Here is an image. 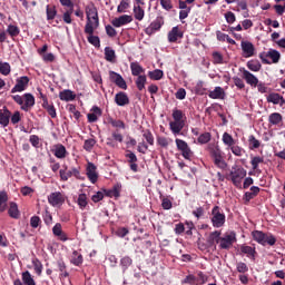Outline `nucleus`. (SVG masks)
<instances>
[{"label": "nucleus", "mask_w": 285, "mask_h": 285, "mask_svg": "<svg viewBox=\"0 0 285 285\" xmlns=\"http://www.w3.org/2000/svg\"><path fill=\"white\" fill-rule=\"evenodd\" d=\"M171 117L174 121L169 122V130L175 136L180 135L186 126V114L183 110L175 108L173 109Z\"/></svg>", "instance_id": "f257e3e1"}, {"label": "nucleus", "mask_w": 285, "mask_h": 285, "mask_svg": "<svg viewBox=\"0 0 285 285\" xmlns=\"http://www.w3.org/2000/svg\"><path fill=\"white\" fill-rule=\"evenodd\" d=\"M11 99L20 106V109L23 110V112H30V110L35 108L36 100L32 94H24L23 96L13 95L11 96Z\"/></svg>", "instance_id": "f03ea898"}, {"label": "nucleus", "mask_w": 285, "mask_h": 285, "mask_svg": "<svg viewBox=\"0 0 285 285\" xmlns=\"http://www.w3.org/2000/svg\"><path fill=\"white\" fill-rule=\"evenodd\" d=\"M254 242L261 244V246H275L277 244V237L272 233H264L262 230H254L252 233Z\"/></svg>", "instance_id": "7ed1b4c3"}, {"label": "nucleus", "mask_w": 285, "mask_h": 285, "mask_svg": "<svg viewBox=\"0 0 285 285\" xmlns=\"http://www.w3.org/2000/svg\"><path fill=\"white\" fill-rule=\"evenodd\" d=\"M207 150L210 157L214 159V164L215 166H217V168L224 170V168L228 166V164H226V160H224V153L222 151L218 145L209 144Z\"/></svg>", "instance_id": "20e7f679"}, {"label": "nucleus", "mask_w": 285, "mask_h": 285, "mask_svg": "<svg viewBox=\"0 0 285 285\" xmlns=\"http://www.w3.org/2000/svg\"><path fill=\"white\" fill-rule=\"evenodd\" d=\"M247 173L244 167H233L227 179L234 184L236 188H242V181L246 177Z\"/></svg>", "instance_id": "39448f33"}, {"label": "nucleus", "mask_w": 285, "mask_h": 285, "mask_svg": "<svg viewBox=\"0 0 285 285\" xmlns=\"http://www.w3.org/2000/svg\"><path fill=\"white\" fill-rule=\"evenodd\" d=\"M210 222L214 228H222L226 224V214L222 207L217 205L213 207Z\"/></svg>", "instance_id": "423d86ee"}, {"label": "nucleus", "mask_w": 285, "mask_h": 285, "mask_svg": "<svg viewBox=\"0 0 285 285\" xmlns=\"http://www.w3.org/2000/svg\"><path fill=\"white\" fill-rule=\"evenodd\" d=\"M237 242V234L235 232H227L220 237L219 248L222 250H230L233 248V244Z\"/></svg>", "instance_id": "0eeeda50"}, {"label": "nucleus", "mask_w": 285, "mask_h": 285, "mask_svg": "<svg viewBox=\"0 0 285 285\" xmlns=\"http://www.w3.org/2000/svg\"><path fill=\"white\" fill-rule=\"evenodd\" d=\"M61 181H68L70 177H75L76 179H83L81 177V168L72 167L68 170V166H65V169L59 170Z\"/></svg>", "instance_id": "6e6552de"}, {"label": "nucleus", "mask_w": 285, "mask_h": 285, "mask_svg": "<svg viewBox=\"0 0 285 285\" xmlns=\"http://www.w3.org/2000/svg\"><path fill=\"white\" fill-rule=\"evenodd\" d=\"M176 148L181 153L184 159L190 160L193 159V149H190V146H188V142H186L183 139L176 138Z\"/></svg>", "instance_id": "1a4fd4ad"}, {"label": "nucleus", "mask_w": 285, "mask_h": 285, "mask_svg": "<svg viewBox=\"0 0 285 285\" xmlns=\"http://www.w3.org/2000/svg\"><path fill=\"white\" fill-rule=\"evenodd\" d=\"M30 83V78L28 76H21L16 79V85L11 89V95L16 92H23L28 90V85Z\"/></svg>", "instance_id": "9d476101"}, {"label": "nucleus", "mask_w": 285, "mask_h": 285, "mask_svg": "<svg viewBox=\"0 0 285 285\" xmlns=\"http://www.w3.org/2000/svg\"><path fill=\"white\" fill-rule=\"evenodd\" d=\"M164 26V16H158L146 29L145 33L149 37L155 35V32H159L161 27Z\"/></svg>", "instance_id": "9b49d317"}, {"label": "nucleus", "mask_w": 285, "mask_h": 285, "mask_svg": "<svg viewBox=\"0 0 285 285\" xmlns=\"http://www.w3.org/2000/svg\"><path fill=\"white\" fill-rule=\"evenodd\" d=\"M109 79L111 83H115L118 88H121V90H128V85L121 75L115 71H109Z\"/></svg>", "instance_id": "f8f14e48"}, {"label": "nucleus", "mask_w": 285, "mask_h": 285, "mask_svg": "<svg viewBox=\"0 0 285 285\" xmlns=\"http://www.w3.org/2000/svg\"><path fill=\"white\" fill-rule=\"evenodd\" d=\"M240 48L243 50V57L249 59V57H255V45L247 40H242Z\"/></svg>", "instance_id": "ddd939ff"}, {"label": "nucleus", "mask_w": 285, "mask_h": 285, "mask_svg": "<svg viewBox=\"0 0 285 285\" xmlns=\"http://www.w3.org/2000/svg\"><path fill=\"white\" fill-rule=\"evenodd\" d=\"M86 175L91 184H97L99 180V174L97 173V166L92 163L87 164Z\"/></svg>", "instance_id": "4468645a"}, {"label": "nucleus", "mask_w": 285, "mask_h": 285, "mask_svg": "<svg viewBox=\"0 0 285 285\" xmlns=\"http://www.w3.org/2000/svg\"><path fill=\"white\" fill-rule=\"evenodd\" d=\"M66 202V198H63V195L59 191L51 193L48 196V203L50 206H62V204Z\"/></svg>", "instance_id": "2eb2a0df"}, {"label": "nucleus", "mask_w": 285, "mask_h": 285, "mask_svg": "<svg viewBox=\"0 0 285 285\" xmlns=\"http://www.w3.org/2000/svg\"><path fill=\"white\" fill-rule=\"evenodd\" d=\"M128 23H132V16L122 14L111 21L114 28H121V26H128Z\"/></svg>", "instance_id": "dca6fc26"}, {"label": "nucleus", "mask_w": 285, "mask_h": 285, "mask_svg": "<svg viewBox=\"0 0 285 285\" xmlns=\"http://www.w3.org/2000/svg\"><path fill=\"white\" fill-rule=\"evenodd\" d=\"M240 72H243V79H245L248 86L257 88V83H259V79H257L255 75H253L250 71L246 70L245 68L240 69Z\"/></svg>", "instance_id": "f3484780"}, {"label": "nucleus", "mask_w": 285, "mask_h": 285, "mask_svg": "<svg viewBox=\"0 0 285 285\" xmlns=\"http://www.w3.org/2000/svg\"><path fill=\"white\" fill-rule=\"evenodd\" d=\"M11 115L12 112H10L8 107L4 106L0 109V126H2V128H8Z\"/></svg>", "instance_id": "a211bd4d"}, {"label": "nucleus", "mask_w": 285, "mask_h": 285, "mask_svg": "<svg viewBox=\"0 0 285 285\" xmlns=\"http://www.w3.org/2000/svg\"><path fill=\"white\" fill-rule=\"evenodd\" d=\"M97 28H99V19L87 18L85 35H95Z\"/></svg>", "instance_id": "6ab92c4d"}, {"label": "nucleus", "mask_w": 285, "mask_h": 285, "mask_svg": "<svg viewBox=\"0 0 285 285\" xmlns=\"http://www.w3.org/2000/svg\"><path fill=\"white\" fill-rule=\"evenodd\" d=\"M125 157L128 159V164H130V170H132V173H137L139 170V165H137V155L130 150H127Z\"/></svg>", "instance_id": "aec40b11"}, {"label": "nucleus", "mask_w": 285, "mask_h": 285, "mask_svg": "<svg viewBox=\"0 0 285 285\" xmlns=\"http://www.w3.org/2000/svg\"><path fill=\"white\" fill-rule=\"evenodd\" d=\"M52 233L55 237H58L60 242H68V234L63 232V227L61 226V223H57L52 227Z\"/></svg>", "instance_id": "412c9836"}, {"label": "nucleus", "mask_w": 285, "mask_h": 285, "mask_svg": "<svg viewBox=\"0 0 285 285\" xmlns=\"http://www.w3.org/2000/svg\"><path fill=\"white\" fill-rule=\"evenodd\" d=\"M178 39H184V32L179 30V27H173L168 32V41L169 43H177Z\"/></svg>", "instance_id": "4be33fe9"}, {"label": "nucleus", "mask_w": 285, "mask_h": 285, "mask_svg": "<svg viewBox=\"0 0 285 285\" xmlns=\"http://www.w3.org/2000/svg\"><path fill=\"white\" fill-rule=\"evenodd\" d=\"M115 102L117 104V106H121V107L128 106V104H130V98H128L127 92L119 91L115 96Z\"/></svg>", "instance_id": "5701e85b"}, {"label": "nucleus", "mask_w": 285, "mask_h": 285, "mask_svg": "<svg viewBox=\"0 0 285 285\" xmlns=\"http://www.w3.org/2000/svg\"><path fill=\"white\" fill-rule=\"evenodd\" d=\"M106 197H115L116 199L121 196V185L117 184L111 189H104Z\"/></svg>", "instance_id": "b1692460"}, {"label": "nucleus", "mask_w": 285, "mask_h": 285, "mask_svg": "<svg viewBox=\"0 0 285 285\" xmlns=\"http://www.w3.org/2000/svg\"><path fill=\"white\" fill-rule=\"evenodd\" d=\"M52 153L55 157H57V159H66V157L68 156V150H66V146L61 144L56 145Z\"/></svg>", "instance_id": "393cba45"}, {"label": "nucleus", "mask_w": 285, "mask_h": 285, "mask_svg": "<svg viewBox=\"0 0 285 285\" xmlns=\"http://www.w3.org/2000/svg\"><path fill=\"white\" fill-rule=\"evenodd\" d=\"M59 99L61 101H75L77 99V95L70 89H65L59 92Z\"/></svg>", "instance_id": "a878e982"}, {"label": "nucleus", "mask_w": 285, "mask_h": 285, "mask_svg": "<svg viewBox=\"0 0 285 285\" xmlns=\"http://www.w3.org/2000/svg\"><path fill=\"white\" fill-rule=\"evenodd\" d=\"M57 266H58V271H59V277L60 279H66L68 277H70V273H68V269L66 267V262H63V259H59L57 261Z\"/></svg>", "instance_id": "bb28decb"}, {"label": "nucleus", "mask_w": 285, "mask_h": 285, "mask_svg": "<svg viewBox=\"0 0 285 285\" xmlns=\"http://www.w3.org/2000/svg\"><path fill=\"white\" fill-rule=\"evenodd\" d=\"M209 99H224L226 97V91L222 87H215L214 90L208 94Z\"/></svg>", "instance_id": "cd10ccee"}, {"label": "nucleus", "mask_w": 285, "mask_h": 285, "mask_svg": "<svg viewBox=\"0 0 285 285\" xmlns=\"http://www.w3.org/2000/svg\"><path fill=\"white\" fill-rule=\"evenodd\" d=\"M91 114L87 115L88 121L89 124H95V121H97V119H99V117H101L102 112H101V108L95 106L91 109Z\"/></svg>", "instance_id": "c85d7f7f"}, {"label": "nucleus", "mask_w": 285, "mask_h": 285, "mask_svg": "<svg viewBox=\"0 0 285 285\" xmlns=\"http://www.w3.org/2000/svg\"><path fill=\"white\" fill-rule=\"evenodd\" d=\"M240 253H243V255H247L249 259H253V262H255V255H257V250L255 248L248 245H242Z\"/></svg>", "instance_id": "c756f323"}, {"label": "nucleus", "mask_w": 285, "mask_h": 285, "mask_svg": "<svg viewBox=\"0 0 285 285\" xmlns=\"http://www.w3.org/2000/svg\"><path fill=\"white\" fill-rule=\"evenodd\" d=\"M8 215L12 219H19L21 217V213L19 212V206L17 203H10Z\"/></svg>", "instance_id": "7c9ffc66"}, {"label": "nucleus", "mask_w": 285, "mask_h": 285, "mask_svg": "<svg viewBox=\"0 0 285 285\" xmlns=\"http://www.w3.org/2000/svg\"><path fill=\"white\" fill-rule=\"evenodd\" d=\"M108 124L116 128V130H126V122L121 119L108 118Z\"/></svg>", "instance_id": "2f4dec72"}, {"label": "nucleus", "mask_w": 285, "mask_h": 285, "mask_svg": "<svg viewBox=\"0 0 285 285\" xmlns=\"http://www.w3.org/2000/svg\"><path fill=\"white\" fill-rule=\"evenodd\" d=\"M259 164H264V157L255 156L252 158V160H250L252 168H253V170L258 173V175L262 174V169H259Z\"/></svg>", "instance_id": "473e14b6"}, {"label": "nucleus", "mask_w": 285, "mask_h": 285, "mask_svg": "<svg viewBox=\"0 0 285 285\" xmlns=\"http://www.w3.org/2000/svg\"><path fill=\"white\" fill-rule=\"evenodd\" d=\"M130 70H131V75L134 77H140L145 72L144 67H141V65H139V62H131Z\"/></svg>", "instance_id": "72a5a7b5"}, {"label": "nucleus", "mask_w": 285, "mask_h": 285, "mask_svg": "<svg viewBox=\"0 0 285 285\" xmlns=\"http://www.w3.org/2000/svg\"><path fill=\"white\" fill-rule=\"evenodd\" d=\"M70 263L73 264V266H81V264H83V255L77 250H73Z\"/></svg>", "instance_id": "f704fd0d"}, {"label": "nucleus", "mask_w": 285, "mask_h": 285, "mask_svg": "<svg viewBox=\"0 0 285 285\" xmlns=\"http://www.w3.org/2000/svg\"><path fill=\"white\" fill-rule=\"evenodd\" d=\"M267 101L268 104H274L275 106H277L278 104H284V97L279 94H269L267 97Z\"/></svg>", "instance_id": "c9c22d12"}, {"label": "nucleus", "mask_w": 285, "mask_h": 285, "mask_svg": "<svg viewBox=\"0 0 285 285\" xmlns=\"http://www.w3.org/2000/svg\"><path fill=\"white\" fill-rule=\"evenodd\" d=\"M76 203L78 204L80 210H86V208H88V196L86 194L78 195Z\"/></svg>", "instance_id": "e433bc0d"}, {"label": "nucleus", "mask_w": 285, "mask_h": 285, "mask_svg": "<svg viewBox=\"0 0 285 285\" xmlns=\"http://www.w3.org/2000/svg\"><path fill=\"white\" fill-rule=\"evenodd\" d=\"M134 17L137 21H144V17H146V11H144L141 6H134Z\"/></svg>", "instance_id": "4c0bfd02"}, {"label": "nucleus", "mask_w": 285, "mask_h": 285, "mask_svg": "<svg viewBox=\"0 0 285 285\" xmlns=\"http://www.w3.org/2000/svg\"><path fill=\"white\" fill-rule=\"evenodd\" d=\"M46 13H47V21L55 20V17H57V7L56 6H46Z\"/></svg>", "instance_id": "58836bf2"}, {"label": "nucleus", "mask_w": 285, "mask_h": 285, "mask_svg": "<svg viewBox=\"0 0 285 285\" xmlns=\"http://www.w3.org/2000/svg\"><path fill=\"white\" fill-rule=\"evenodd\" d=\"M105 59L110 63H115V59H117V55L115 53V50L112 48L110 47L105 48Z\"/></svg>", "instance_id": "ea45409f"}, {"label": "nucleus", "mask_w": 285, "mask_h": 285, "mask_svg": "<svg viewBox=\"0 0 285 285\" xmlns=\"http://www.w3.org/2000/svg\"><path fill=\"white\" fill-rule=\"evenodd\" d=\"M266 57L272 59L273 63H279V59H282V53L275 49H269L266 53Z\"/></svg>", "instance_id": "a19ab883"}, {"label": "nucleus", "mask_w": 285, "mask_h": 285, "mask_svg": "<svg viewBox=\"0 0 285 285\" xmlns=\"http://www.w3.org/2000/svg\"><path fill=\"white\" fill-rule=\"evenodd\" d=\"M37 285L29 271L22 272V285Z\"/></svg>", "instance_id": "79ce46f5"}, {"label": "nucleus", "mask_w": 285, "mask_h": 285, "mask_svg": "<svg viewBox=\"0 0 285 285\" xmlns=\"http://www.w3.org/2000/svg\"><path fill=\"white\" fill-rule=\"evenodd\" d=\"M247 68L252 72H259L262 70V62L259 60H249L247 61Z\"/></svg>", "instance_id": "37998d69"}, {"label": "nucleus", "mask_w": 285, "mask_h": 285, "mask_svg": "<svg viewBox=\"0 0 285 285\" xmlns=\"http://www.w3.org/2000/svg\"><path fill=\"white\" fill-rule=\"evenodd\" d=\"M132 266V258L130 256H125L120 259V267L122 273H126L129 267Z\"/></svg>", "instance_id": "c03bdc74"}, {"label": "nucleus", "mask_w": 285, "mask_h": 285, "mask_svg": "<svg viewBox=\"0 0 285 285\" xmlns=\"http://www.w3.org/2000/svg\"><path fill=\"white\" fill-rule=\"evenodd\" d=\"M213 139V135L208 131L200 134L197 138V142L200 144V146H204L208 144Z\"/></svg>", "instance_id": "a18cd8bd"}, {"label": "nucleus", "mask_w": 285, "mask_h": 285, "mask_svg": "<svg viewBox=\"0 0 285 285\" xmlns=\"http://www.w3.org/2000/svg\"><path fill=\"white\" fill-rule=\"evenodd\" d=\"M8 208V193L0 191V213H4Z\"/></svg>", "instance_id": "49530a36"}, {"label": "nucleus", "mask_w": 285, "mask_h": 285, "mask_svg": "<svg viewBox=\"0 0 285 285\" xmlns=\"http://www.w3.org/2000/svg\"><path fill=\"white\" fill-rule=\"evenodd\" d=\"M148 77L154 81H159L164 79V71L160 69H155L154 71L148 72Z\"/></svg>", "instance_id": "de8ad7c7"}, {"label": "nucleus", "mask_w": 285, "mask_h": 285, "mask_svg": "<svg viewBox=\"0 0 285 285\" xmlns=\"http://www.w3.org/2000/svg\"><path fill=\"white\" fill-rule=\"evenodd\" d=\"M87 19H99V12L97 11V7H88L86 9Z\"/></svg>", "instance_id": "09e8293b"}, {"label": "nucleus", "mask_w": 285, "mask_h": 285, "mask_svg": "<svg viewBox=\"0 0 285 285\" xmlns=\"http://www.w3.org/2000/svg\"><path fill=\"white\" fill-rule=\"evenodd\" d=\"M220 240H222V232L215 230L209 234L208 244H213L214 242L216 244H219Z\"/></svg>", "instance_id": "8fccbe9b"}, {"label": "nucleus", "mask_w": 285, "mask_h": 285, "mask_svg": "<svg viewBox=\"0 0 285 285\" xmlns=\"http://www.w3.org/2000/svg\"><path fill=\"white\" fill-rule=\"evenodd\" d=\"M72 12H75V7H68L62 14V20L68 24L72 23Z\"/></svg>", "instance_id": "3c124183"}, {"label": "nucleus", "mask_w": 285, "mask_h": 285, "mask_svg": "<svg viewBox=\"0 0 285 285\" xmlns=\"http://www.w3.org/2000/svg\"><path fill=\"white\" fill-rule=\"evenodd\" d=\"M282 114L279 112H273L272 115H269L268 117V121L269 124H272L273 126H277L278 124H282Z\"/></svg>", "instance_id": "603ef678"}, {"label": "nucleus", "mask_w": 285, "mask_h": 285, "mask_svg": "<svg viewBox=\"0 0 285 285\" xmlns=\"http://www.w3.org/2000/svg\"><path fill=\"white\" fill-rule=\"evenodd\" d=\"M142 137L149 146H155V136H153V131H150V129L142 130Z\"/></svg>", "instance_id": "864d4df0"}, {"label": "nucleus", "mask_w": 285, "mask_h": 285, "mask_svg": "<svg viewBox=\"0 0 285 285\" xmlns=\"http://www.w3.org/2000/svg\"><path fill=\"white\" fill-rule=\"evenodd\" d=\"M230 151L235 157H244L246 154V149L243 147H239V145H234L233 147H229Z\"/></svg>", "instance_id": "5fc2aeb1"}, {"label": "nucleus", "mask_w": 285, "mask_h": 285, "mask_svg": "<svg viewBox=\"0 0 285 285\" xmlns=\"http://www.w3.org/2000/svg\"><path fill=\"white\" fill-rule=\"evenodd\" d=\"M223 144L232 148L235 145V138L228 132L223 134Z\"/></svg>", "instance_id": "6e6d98bb"}, {"label": "nucleus", "mask_w": 285, "mask_h": 285, "mask_svg": "<svg viewBox=\"0 0 285 285\" xmlns=\"http://www.w3.org/2000/svg\"><path fill=\"white\" fill-rule=\"evenodd\" d=\"M10 72H12V67H10V63L0 62V75L8 77V75H10Z\"/></svg>", "instance_id": "4d7b16f0"}, {"label": "nucleus", "mask_w": 285, "mask_h": 285, "mask_svg": "<svg viewBox=\"0 0 285 285\" xmlns=\"http://www.w3.org/2000/svg\"><path fill=\"white\" fill-rule=\"evenodd\" d=\"M87 41H89V43H91V46L95 48H101V40L98 36H94V33L87 37Z\"/></svg>", "instance_id": "13d9d810"}, {"label": "nucleus", "mask_w": 285, "mask_h": 285, "mask_svg": "<svg viewBox=\"0 0 285 285\" xmlns=\"http://www.w3.org/2000/svg\"><path fill=\"white\" fill-rule=\"evenodd\" d=\"M191 215L196 217V219H203V217L206 215V209L202 206L196 207L193 212Z\"/></svg>", "instance_id": "bf43d9fd"}, {"label": "nucleus", "mask_w": 285, "mask_h": 285, "mask_svg": "<svg viewBox=\"0 0 285 285\" xmlns=\"http://www.w3.org/2000/svg\"><path fill=\"white\" fill-rule=\"evenodd\" d=\"M128 8H130V0H121L119 6L117 7V12H119V14L126 12V10H128Z\"/></svg>", "instance_id": "052dcab7"}, {"label": "nucleus", "mask_w": 285, "mask_h": 285, "mask_svg": "<svg viewBox=\"0 0 285 285\" xmlns=\"http://www.w3.org/2000/svg\"><path fill=\"white\" fill-rule=\"evenodd\" d=\"M170 141H173L170 138H166L164 136L157 137V144L160 148H168V146H170Z\"/></svg>", "instance_id": "680f3d73"}, {"label": "nucleus", "mask_w": 285, "mask_h": 285, "mask_svg": "<svg viewBox=\"0 0 285 285\" xmlns=\"http://www.w3.org/2000/svg\"><path fill=\"white\" fill-rule=\"evenodd\" d=\"M32 265L37 275H41V273H43V264H41V261H39V258H35L32 261Z\"/></svg>", "instance_id": "e2e57ef3"}, {"label": "nucleus", "mask_w": 285, "mask_h": 285, "mask_svg": "<svg viewBox=\"0 0 285 285\" xmlns=\"http://www.w3.org/2000/svg\"><path fill=\"white\" fill-rule=\"evenodd\" d=\"M146 81L147 78L145 75L138 76V78L136 79V86L138 90H144V88H146Z\"/></svg>", "instance_id": "0e129e2a"}, {"label": "nucleus", "mask_w": 285, "mask_h": 285, "mask_svg": "<svg viewBox=\"0 0 285 285\" xmlns=\"http://www.w3.org/2000/svg\"><path fill=\"white\" fill-rule=\"evenodd\" d=\"M248 141L250 150H255L262 146V142H259V140H257V138H255L253 135L248 137Z\"/></svg>", "instance_id": "69168bd1"}, {"label": "nucleus", "mask_w": 285, "mask_h": 285, "mask_svg": "<svg viewBox=\"0 0 285 285\" xmlns=\"http://www.w3.org/2000/svg\"><path fill=\"white\" fill-rule=\"evenodd\" d=\"M7 32L8 35H10V37H19V32H21V30L14 24H9L7 28Z\"/></svg>", "instance_id": "338daca9"}, {"label": "nucleus", "mask_w": 285, "mask_h": 285, "mask_svg": "<svg viewBox=\"0 0 285 285\" xmlns=\"http://www.w3.org/2000/svg\"><path fill=\"white\" fill-rule=\"evenodd\" d=\"M42 219L46 224V226H51L52 225V214L48 209L45 210L42 214Z\"/></svg>", "instance_id": "774afa93"}]
</instances>
